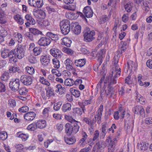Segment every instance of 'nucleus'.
I'll list each match as a JSON object with an SVG mask.
<instances>
[{
  "label": "nucleus",
  "mask_w": 152,
  "mask_h": 152,
  "mask_svg": "<svg viewBox=\"0 0 152 152\" xmlns=\"http://www.w3.org/2000/svg\"><path fill=\"white\" fill-rule=\"evenodd\" d=\"M83 12L87 18L92 17L93 14L92 10L89 6H87L85 7L83 9Z\"/></svg>",
  "instance_id": "obj_15"
},
{
  "label": "nucleus",
  "mask_w": 152,
  "mask_h": 152,
  "mask_svg": "<svg viewBox=\"0 0 152 152\" xmlns=\"http://www.w3.org/2000/svg\"><path fill=\"white\" fill-rule=\"evenodd\" d=\"M39 81L43 84L45 85L48 86L50 85V83L46 79H45L44 77H40Z\"/></svg>",
  "instance_id": "obj_41"
},
{
  "label": "nucleus",
  "mask_w": 152,
  "mask_h": 152,
  "mask_svg": "<svg viewBox=\"0 0 152 152\" xmlns=\"http://www.w3.org/2000/svg\"><path fill=\"white\" fill-rule=\"evenodd\" d=\"M29 110V108L27 106L22 107L19 109V111L20 113H24L27 112Z\"/></svg>",
  "instance_id": "obj_54"
},
{
  "label": "nucleus",
  "mask_w": 152,
  "mask_h": 152,
  "mask_svg": "<svg viewBox=\"0 0 152 152\" xmlns=\"http://www.w3.org/2000/svg\"><path fill=\"white\" fill-rule=\"evenodd\" d=\"M74 80L71 78H67L64 81L65 85L66 86L69 87L72 86L73 85Z\"/></svg>",
  "instance_id": "obj_35"
},
{
  "label": "nucleus",
  "mask_w": 152,
  "mask_h": 152,
  "mask_svg": "<svg viewBox=\"0 0 152 152\" xmlns=\"http://www.w3.org/2000/svg\"><path fill=\"white\" fill-rule=\"evenodd\" d=\"M86 63V61L85 59L76 60L75 62L76 66L80 67L83 66L85 65Z\"/></svg>",
  "instance_id": "obj_27"
},
{
  "label": "nucleus",
  "mask_w": 152,
  "mask_h": 152,
  "mask_svg": "<svg viewBox=\"0 0 152 152\" xmlns=\"http://www.w3.org/2000/svg\"><path fill=\"white\" fill-rule=\"evenodd\" d=\"M64 64L66 66V68L69 70H72L74 69L72 66L73 63L69 59H67L64 61Z\"/></svg>",
  "instance_id": "obj_21"
},
{
  "label": "nucleus",
  "mask_w": 152,
  "mask_h": 152,
  "mask_svg": "<svg viewBox=\"0 0 152 152\" xmlns=\"http://www.w3.org/2000/svg\"><path fill=\"white\" fill-rule=\"evenodd\" d=\"M82 109L81 108L77 107L74 109V112L78 115H80L82 114Z\"/></svg>",
  "instance_id": "obj_56"
},
{
  "label": "nucleus",
  "mask_w": 152,
  "mask_h": 152,
  "mask_svg": "<svg viewBox=\"0 0 152 152\" xmlns=\"http://www.w3.org/2000/svg\"><path fill=\"white\" fill-rule=\"evenodd\" d=\"M99 132L98 130L95 131L94 134V136L92 139V140L94 141L98 138L99 137Z\"/></svg>",
  "instance_id": "obj_63"
},
{
  "label": "nucleus",
  "mask_w": 152,
  "mask_h": 152,
  "mask_svg": "<svg viewBox=\"0 0 152 152\" xmlns=\"http://www.w3.org/2000/svg\"><path fill=\"white\" fill-rule=\"evenodd\" d=\"M61 33L64 35L67 34L70 31V26L60 28Z\"/></svg>",
  "instance_id": "obj_39"
},
{
  "label": "nucleus",
  "mask_w": 152,
  "mask_h": 152,
  "mask_svg": "<svg viewBox=\"0 0 152 152\" xmlns=\"http://www.w3.org/2000/svg\"><path fill=\"white\" fill-rule=\"evenodd\" d=\"M7 137V133L4 131L0 132V139L2 140H5Z\"/></svg>",
  "instance_id": "obj_44"
},
{
  "label": "nucleus",
  "mask_w": 152,
  "mask_h": 152,
  "mask_svg": "<svg viewBox=\"0 0 152 152\" xmlns=\"http://www.w3.org/2000/svg\"><path fill=\"white\" fill-rule=\"evenodd\" d=\"M20 84L19 79H16L15 80H12L9 83V87L12 91H15L19 89Z\"/></svg>",
  "instance_id": "obj_4"
},
{
  "label": "nucleus",
  "mask_w": 152,
  "mask_h": 152,
  "mask_svg": "<svg viewBox=\"0 0 152 152\" xmlns=\"http://www.w3.org/2000/svg\"><path fill=\"white\" fill-rule=\"evenodd\" d=\"M36 116V114L33 112H30L25 114L24 116V118L28 121H32Z\"/></svg>",
  "instance_id": "obj_17"
},
{
  "label": "nucleus",
  "mask_w": 152,
  "mask_h": 152,
  "mask_svg": "<svg viewBox=\"0 0 152 152\" xmlns=\"http://www.w3.org/2000/svg\"><path fill=\"white\" fill-rule=\"evenodd\" d=\"M29 31L31 34L34 35H43L41 31L35 28H29Z\"/></svg>",
  "instance_id": "obj_34"
},
{
  "label": "nucleus",
  "mask_w": 152,
  "mask_h": 152,
  "mask_svg": "<svg viewBox=\"0 0 152 152\" xmlns=\"http://www.w3.org/2000/svg\"><path fill=\"white\" fill-rule=\"evenodd\" d=\"M46 95L48 97H50L54 94V93L53 90L49 89L46 91Z\"/></svg>",
  "instance_id": "obj_64"
},
{
  "label": "nucleus",
  "mask_w": 152,
  "mask_h": 152,
  "mask_svg": "<svg viewBox=\"0 0 152 152\" xmlns=\"http://www.w3.org/2000/svg\"><path fill=\"white\" fill-rule=\"evenodd\" d=\"M72 26L75 27L73 28L72 31L76 34H78L81 32V27L80 26L77 25V23H75L72 24Z\"/></svg>",
  "instance_id": "obj_19"
},
{
  "label": "nucleus",
  "mask_w": 152,
  "mask_h": 152,
  "mask_svg": "<svg viewBox=\"0 0 152 152\" xmlns=\"http://www.w3.org/2000/svg\"><path fill=\"white\" fill-rule=\"evenodd\" d=\"M17 134L18 137L21 139L23 141H26L29 137L28 134L23 133L20 132H18Z\"/></svg>",
  "instance_id": "obj_24"
},
{
  "label": "nucleus",
  "mask_w": 152,
  "mask_h": 152,
  "mask_svg": "<svg viewBox=\"0 0 152 152\" xmlns=\"http://www.w3.org/2000/svg\"><path fill=\"white\" fill-rule=\"evenodd\" d=\"M60 28H62L68 26H70V22L67 20H63L60 23Z\"/></svg>",
  "instance_id": "obj_38"
},
{
  "label": "nucleus",
  "mask_w": 152,
  "mask_h": 152,
  "mask_svg": "<svg viewBox=\"0 0 152 152\" xmlns=\"http://www.w3.org/2000/svg\"><path fill=\"white\" fill-rule=\"evenodd\" d=\"M15 37L19 42H21L22 40V36L20 34L18 33H17V34L15 36Z\"/></svg>",
  "instance_id": "obj_60"
},
{
  "label": "nucleus",
  "mask_w": 152,
  "mask_h": 152,
  "mask_svg": "<svg viewBox=\"0 0 152 152\" xmlns=\"http://www.w3.org/2000/svg\"><path fill=\"white\" fill-rule=\"evenodd\" d=\"M51 56H42L40 58V61L42 65L44 66H47L50 63L51 59Z\"/></svg>",
  "instance_id": "obj_13"
},
{
  "label": "nucleus",
  "mask_w": 152,
  "mask_h": 152,
  "mask_svg": "<svg viewBox=\"0 0 152 152\" xmlns=\"http://www.w3.org/2000/svg\"><path fill=\"white\" fill-rule=\"evenodd\" d=\"M62 41L61 44L64 45L67 47H70L71 44L72 43V41L66 37L63 38L62 39Z\"/></svg>",
  "instance_id": "obj_25"
},
{
  "label": "nucleus",
  "mask_w": 152,
  "mask_h": 152,
  "mask_svg": "<svg viewBox=\"0 0 152 152\" xmlns=\"http://www.w3.org/2000/svg\"><path fill=\"white\" fill-rule=\"evenodd\" d=\"M62 51L64 53L68 54H71L73 53V51L69 48H62Z\"/></svg>",
  "instance_id": "obj_50"
},
{
  "label": "nucleus",
  "mask_w": 152,
  "mask_h": 152,
  "mask_svg": "<svg viewBox=\"0 0 152 152\" xmlns=\"http://www.w3.org/2000/svg\"><path fill=\"white\" fill-rule=\"evenodd\" d=\"M65 90V88L64 87H62V86L61 84H57L55 87V91L56 93H58L61 91H64Z\"/></svg>",
  "instance_id": "obj_51"
},
{
  "label": "nucleus",
  "mask_w": 152,
  "mask_h": 152,
  "mask_svg": "<svg viewBox=\"0 0 152 152\" xmlns=\"http://www.w3.org/2000/svg\"><path fill=\"white\" fill-rule=\"evenodd\" d=\"M113 64H114V66L115 68H118V61L119 58L118 56H115L113 59Z\"/></svg>",
  "instance_id": "obj_45"
},
{
  "label": "nucleus",
  "mask_w": 152,
  "mask_h": 152,
  "mask_svg": "<svg viewBox=\"0 0 152 152\" xmlns=\"http://www.w3.org/2000/svg\"><path fill=\"white\" fill-rule=\"evenodd\" d=\"M62 104L61 102H58L55 103L54 105L53 108L55 111H58L60 108V107Z\"/></svg>",
  "instance_id": "obj_49"
},
{
  "label": "nucleus",
  "mask_w": 152,
  "mask_h": 152,
  "mask_svg": "<svg viewBox=\"0 0 152 152\" xmlns=\"http://www.w3.org/2000/svg\"><path fill=\"white\" fill-rule=\"evenodd\" d=\"M121 44L122 45L121 47V48L122 49L121 51L122 53L125 51L126 49L127 42L125 41H122L121 42Z\"/></svg>",
  "instance_id": "obj_48"
},
{
  "label": "nucleus",
  "mask_w": 152,
  "mask_h": 152,
  "mask_svg": "<svg viewBox=\"0 0 152 152\" xmlns=\"http://www.w3.org/2000/svg\"><path fill=\"white\" fill-rule=\"evenodd\" d=\"M14 51L17 58L19 59H22L24 56V50L23 46L21 45H18Z\"/></svg>",
  "instance_id": "obj_5"
},
{
  "label": "nucleus",
  "mask_w": 152,
  "mask_h": 152,
  "mask_svg": "<svg viewBox=\"0 0 152 152\" xmlns=\"http://www.w3.org/2000/svg\"><path fill=\"white\" fill-rule=\"evenodd\" d=\"M10 52L8 49L5 48L3 50H2L1 53V57L4 58H7L9 56Z\"/></svg>",
  "instance_id": "obj_33"
},
{
  "label": "nucleus",
  "mask_w": 152,
  "mask_h": 152,
  "mask_svg": "<svg viewBox=\"0 0 152 152\" xmlns=\"http://www.w3.org/2000/svg\"><path fill=\"white\" fill-rule=\"evenodd\" d=\"M121 69L120 68H116L113 71L111 72L112 74H111L112 76L113 74H114V77L115 78H116L118 77L121 75Z\"/></svg>",
  "instance_id": "obj_30"
},
{
  "label": "nucleus",
  "mask_w": 152,
  "mask_h": 152,
  "mask_svg": "<svg viewBox=\"0 0 152 152\" xmlns=\"http://www.w3.org/2000/svg\"><path fill=\"white\" fill-rule=\"evenodd\" d=\"M107 95L109 97H111L114 94V90L113 87L109 86L105 91Z\"/></svg>",
  "instance_id": "obj_23"
},
{
  "label": "nucleus",
  "mask_w": 152,
  "mask_h": 152,
  "mask_svg": "<svg viewBox=\"0 0 152 152\" xmlns=\"http://www.w3.org/2000/svg\"><path fill=\"white\" fill-rule=\"evenodd\" d=\"M37 128L36 124H35V123H32L28 126L27 129L28 130L34 131L37 129Z\"/></svg>",
  "instance_id": "obj_47"
},
{
  "label": "nucleus",
  "mask_w": 152,
  "mask_h": 152,
  "mask_svg": "<svg viewBox=\"0 0 152 152\" xmlns=\"http://www.w3.org/2000/svg\"><path fill=\"white\" fill-rule=\"evenodd\" d=\"M8 105L10 107H14L16 106V102L15 100L10 99L8 101Z\"/></svg>",
  "instance_id": "obj_58"
},
{
  "label": "nucleus",
  "mask_w": 152,
  "mask_h": 152,
  "mask_svg": "<svg viewBox=\"0 0 152 152\" xmlns=\"http://www.w3.org/2000/svg\"><path fill=\"white\" fill-rule=\"evenodd\" d=\"M69 91L72 94L76 97H78L80 95V92L77 90L71 88L69 90Z\"/></svg>",
  "instance_id": "obj_36"
},
{
  "label": "nucleus",
  "mask_w": 152,
  "mask_h": 152,
  "mask_svg": "<svg viewBox=\"0 0 152 152\" xmlns=\"http://www.w3.org/2000/svg\"><path fill=\"white\" fill-rule=\"evenodd\" d=\"M124 8L127 12L131 11L133 7V3L130 1L127 2L124 6Z\"/></svg>",
  "instance_id": "obj_29"
},
{
  "label": "nucleus",
  "mask_w": 152,
  "mask_h": 152,
  "mask_svg": "<svg viewBox=\"0 0 152 152\" xmlns=\"http://www.w3.org/2000/svg\"><path fill=\"white\" fill-rule=\"evenodd\" d=\"M33 15L37 18H44L46 16L45 13L43 10L34 9L33 11Z\"/></svg>",
  "instance_id": "obj_11"
},
{
  "label": "nucleus",
  "mask_w": 152,
  "mask_h": 152,
  "mask_svg": "<svg viewBox=\"0 0 152 152\" xmlns=\"http://www.w3.org/2000/svg\"><path fill=\"white\" fill-rule=\"evenodd\" d=\"M29 5L35 7L41 8L43 5V0H28Z\"/></svg>",
  "instance_id": "obj_6"
},
{
  "label": "nucleus",
  "mask_w": 152,
  "mask_h": 152,
  "mask_svg": "<svg viewBox=\"0 0 152 152\" xmlns=\"http://www.w3.org/2000/svg\"><path fill=\"white\" fill-rule=\"evenodd\" d=\"M42 49L39 47H35L33 49V52L34 55L35 56H37L40 55L42 52Z\"/></svg>",
  "instance_id": "obj_32"
},
{
  "label": "nucleus",
  "mask_w": 152,
  "mask_h": 152,
  "mask_svg": "<svg viewBox=\"0 0 152 152\" xmlns=\"http://www.w3.org/2000/svg\"><path fill=\"white\" fill-rule=\"evenodd\" d=\"M37 127L40 129L44 128L46 126V121L43 120H39L37 122Z\"/></svg>",
  "instance_id": "obj_22"
},
{
  "label": "nucleus",
  "mask_w": 152,
  "mask_h": 152,
  "mask_svg": "<svg viewBox=\"0 0 152 152\" xmlns=\"http://www.w3.org/2000/svg\"><path fill=\"white\" fill-rule=\"evenodd\" d=\"M127 67L129 69L132 70L135 67V63L131 60H128L127 62Z\"/></svg>",
  "instance_id": "obj_43"
},
{
  "label": "nucleus",
  "mask_w": 152,
  "mask_h": 152,
  "mask_svg": "<svg viewBox=\"0 0 152 152\" xmlns=\"http://www.w3.org/2000/svg\"><path fill=\"white\" fill-rule=\"evenodd\" d=\"M65 119H66L69 122H71V123H73L74 122H75V123H77V122L75 120H74V119H73L71 117H70L69 116L67 115H65Z\"/></svg>",
  "instance_id": "obj_59"
},
{
  "label": "nucleus",
  "mask_w": 152,
  "mask_h": 152,
  "mask_svg": "<svg viewBox=\"0 0 152 152\" xmlns=\"http://www.w3.org/2000/svg\"><path fill=\"white\" fill-rule=\"evenodd\" d=\"M50 51L51 54L55 58H60L62 54L59 49L53 47L50 50Z\"/></svg>",
  "instance_id": "obj_12"
},
{
  "label": "nucleus",
  "mask_w": 152,
  "mask_h": 152,
  "mask_svg": "<svg viewBox=\"0 0 152 152\" xmlns=\"http://www.w3.org/2000/svg\"><path fill=\"white\" fill-rule=\"evenodd\" d=\"M97 148L96 152H103L104 147L103 146L102 143L98 142L96 145L93 148V151L95 152L96 148Z\"/></svg>",
  "instance_id": "obj_18"
},
{
  "label": "nucleus",
  "mask_w": 152,
  "mask_h": 152,
  "mask_svg": "<svg viewBox=\"0 0 152 152\" xmlns=\"http://www.w3.org/2000/svg\"><path fill=\"white\" fill-rule=\"evenodd\" d=\"M14 18L17 23L20 25L24 23V20L19 15H17L14 17Z\"/></svg>",
  "instance_id": "obj_31"
},
{
  "label": "nucleus",
  "mask_w": 152,
  "mask_h": 152,
  "mask_svg": "<svg viewBox=\"0 0 152 152\" xmlns=\"http://www.w3.org/2000/svg\"><path fill=\"white\" fill-rule=\"evenodd\" d=\"M133 111L135 114H140L143 117H145V112L143 107L141 105H137L134 107Z\"/></svg>",
  "instance_id": "obj_7"
},
{
  "label": "nucleus",
  "mask_w": 152,
  "mask_h": 152,
  "mask_svg": "<svg viewBox=\"0 0 152 152\" xmlns=\"http://www.w3.org/2000/svg\"><path fill=\"white\" fill-rule=\"evenodd\" d=\"M71 105L70 103H67L63 105L62 110L64 112H66L67 110H70L71 109Z\"/></svg>",
  "instance_id": "obj_37"
},
{
  "label": "nucleus",
  "mask_w": 152,
  "mask_h": 152,
  "mask_svg": "<svg viewBox=\"0 0 152 152\" xmlns=\"http://www.w3.org/2000/svg\"><path fill=\"white\" fill-rule=\"evenodd\" d=\"M129 14L128 13L124 14L122 18V21L126 23L129 20Z\"/></svg>",
  "instance_id": "obj_61"
},
{
  "label": "nucleus",
  "mask_w": 152,
  "mask_h": 152,
  "mask_svg": "<svg viewBox=\"0 0 152 152\" xmlns=\"http://www.w3.org/2000/svg\"><path fill=\"white\" fill-rule=\"evenodd\" d=\"M39 24L42 27H45L49 25L50 22L48 20L45 19L40 22Z\"/></svg>",
  "instance_id": "obj_53"
},
{
  "label": "nucleus",
  "mask_w": 152,
  "mask_h": 152,
  "mask_svg": "<svg viewBox=\"0 0 152 152\" xmlns=\"http://www.w3.org/2000/svg\"><path fill=\"white\" fill-rule=\"evenodd\" d=\"M53 64L55 68L58 69L60 67L59 61L57 58H54L52 59Z\"/></svg>",
  "instance_id": "obj_42"
},
{
  "label": "nucleus",
  "mask_w": 152,
  "mask_h": 152,
  "mask_svg": "<svg viewBox=\"0 0 152 152\" xmlns=\"http://www.w3.org/2000/svg\"><path fill=\"white\" fill-rule=\"evenodd\" d=\"M46 9L48 12L50 14L52 12H55L56 11L54 8L50 6L47 7Z\"/></svg>",
  "instance_id": "obj_62"
},
{
  "label": "nucleus",
  "mask_w": 152,
  "mask_h": 152,
  "mask_svg": "<svg viewBox=\"0 0 152 152\" xmlns=\"http://www.w3.org/2000/svg\"><path fill=\"white\" fill-rule=\"evenodd\" d=\"M95 34L94 31H92L89 33L85 32L84 34V40L86 42H89L92 40L94 38L93 36Z\"/></svg>",
  "instance_id": "obj_8"
},
{
  "label": "nucleus",
  "mask_w": 152,
  "mask_h": 152,
  "mask_svg": "<svg viewBox=\"0 0 152 152\" xmlns=\"http://www.w3.org/2000/svg\"><path fill=\"white\" fill-rule=\"evenodd\" d=\"M25 18L27 21V22L25 23L26 27H29L30 25H33L36 23L34 19L29 15L27 14L26 15Z\"/></svg>",
  "instance_id": "obj_16"
},
{
  "label": "nucleus",
  "mask_w": 152,
  "mask_h": 152,
  "mask_svg": "<svg viewBox=\"0 0 152 152\" xmlns=\"http://www.w3.org/2000/svg\"><path fill=\"white\" fill-rule=\"evenodd\" d=\"M148 144L144 141H142L138 145L141 150L145 151L147 150L148 148Z\"/></svg>",
  "instance_id": "obj_26"
},
{
  "label": "nucleus",
  "mask_w": 152,
  "mask_h": 152,
  "mask_svg": "<svg viewBox=\"0 0 152 152\" xmlns=\"http://www.w3.org/2000/svg\"><path fill=\"white\" fill-rule=\"evenodd\" d=\"M49 39L46 37H42L38 41L37 43L40 46L45 47L48 45L50 43Z\"/></svg>",
  "instance_id": "obj_10"
},
{
  "label": "nucleus",
  "mask_w": 152,
  "mask_h": 152,
  "mask_svg": "<svg viewBox=\"0 0 152 152\" xmlns=\"http://www.w3.org/2000/svg\"><path fill=\"white\" fill-rule=\"evenodd\" d=\"M26 70L27 72L30 75H32L34 73V70L33 67L27 66L26 67Z\"/></svg>",
  "instance_id": "obj_52"
},
{
  "label": "nucleus",
  "mask_w": 152,
  "mask_h": 152,
  "mask_svg": "<svg viewBox=\"0 0 152 152\" xmlns=\"http://www.w3.org/2000/svg\"><path fill=\"white\" fill-rule=\"evenodd\" d=\"M64 140L69 145L73 144L76 141L75 138L74 137H65Z\"/></svg>",
  "instance_id": "obj_28"
},
{
  "label": "nucleus",
  "mask_w": 152,
  "mask_h": 152,
  "mask_svg": "<svg viewBox=\"0 0 152 152\" xmlns=\"http://www.w3.org/2000/svg\"><path fill=\"white\" fill-rule=\"evenodd\" d=\"M103 106L100 105L98 110L97 112L98 114L97 115H95L96 117V120H97V123L99 124H100L102 122L101 117L103 111Z\"/></svg>",
  "instance_id": "obj_14"
},
{
  "label": "nucleus",
  "mask_w": 152,
  "mask_h": 152,
  "mask_svg": "<svg viewBox=\"0 0 152 152\" xmlns=\"http://www.w3.org/2000/svg\"><path fill=\"white\" fill-rule=\"evenodd\" d=\"M9 78V73L7 72H4L1 77V80L4 81H7Z\"/></svg>",
  "instance_id": "obj_46"
},
{
  "label": "nucleus",
  "mask_w": 152,
  "mask_h": 152,
  "mask_svg": "<svg viewBox=\"0 0 152 152\" xmlns=\"http://www.w3.org/2000/svg\"><path fill=\"white\" fill-rule=\"evenodd\" d=\"M17 56L14 51L11 50L10 51L9 57V61L11 63H13L14 62H15L17 61Z\"/></svg>",
  "instance_id": "obj_20"
},
{
  "label": "nucleus",
  "mask_w": 152,
  "mask_h": 152,
  "mask_svg": "<svg viewBox=\"0 0 152 152\" xmlns=\"http://www.w3.org/2000/svg\"><path fill=\"white\" fill-rule=\"evenodd\" d=\"M125 109L124 107H119L118 110L115 112L114 114V118L116 120H118L119 118L123 119L124 118V115L125 114Z\"/></svg>",
  "instance_id": "obj_3"
},
{
  "label": "nucleus",
  "mask_w": 152,
  "mask_h": 152,
  "mask_svg": "<svg viewBox=\"0 0 152 152\" xmlns=\"http://www.w3.org/2000/svg\"><path fill=\"white\" fill-rule=\"evenodd\" d=\"M20 79L21 82L26 85H29L32 83V79L30 76L23 75L21 77Z\"/></svg>",
  "instance_id": "obj_9"
},
{
  "label": "nucleus",
  "mask_w": 152,
  "mask_h": 152,
  "mask_svg": "<svg viewBox=\"0 0 152 152\" xmlns=\"http://www.w3.org/2000/svg\"><path fill=\"white\" fill-rule=\"evenodd\" d=\"M106 142L109 144L108 152H113L115 144L117 142L116 139L114 138L112 140L110 137H108L106 139Z\"/></svg>",
  "instance_id": "obj_2"
},
{
  "label": "nucleus",
  "mask_w": 152,
  "mask_h": 152,
  "mask_svg": "<svg viewBox=\"0 0 152 152\" xmlns=\"http://www.w3.org/2000/svg\"><path fill=\"white\" fill-rule=\"evenodd\" d=\"M66 132L68 135H70L72 134H75L78 132L79 126L77 123L73 125L71 124L67 123L66 125Z\"/></svg>",
  "instance_id": "obj_1"
},
{
  "label": "nucleus",
  "mask_w": 152,
  "mask_h": 152,
  "mask_svg": "<svg viewBox=\"0 0 152 152\" xmlns=\"http://www.w3.org/2000/svg\"><path fill=\"white\" fill-rule=\"evenodd\" d=\"M19 71H20V69L16 66H11L9 69V71L10 73L18 72Z\"/></svg>",
  "instance_id": "obj_57"
},
{
  "label": "nucleus",
  "mask_w": 152,
  "mask_h": 152,
  "mask_svg": "<svg viewBox=\"0 0 152 152\" xmlns=\"http://www.w3.org/2000/svg\"><path fill=\"white\" fill-rule=\"evenodd\" d=\"M48 36L53 40L56 41L58 39V37L57 34H53L50 32L47 34Z\"/></svg>",
  "instance_id": "obj_40"
},
{
  "label": "nucleus",
  "mask_w": 152,
  "mask_h": 152,
  "mask_svg": "<svg viewBox=\"0 0 152 152\" xmlns=\"http://www.w3.org/2000/svg\"><path fill=\"white\" fill-rule=\"evenodd\" d=\"M50 109V107H48L45 108L44 109L42 112V114L45 117H48Z\"/></svg>",
  "instance_id": "obj_55"
}]
</instances>
